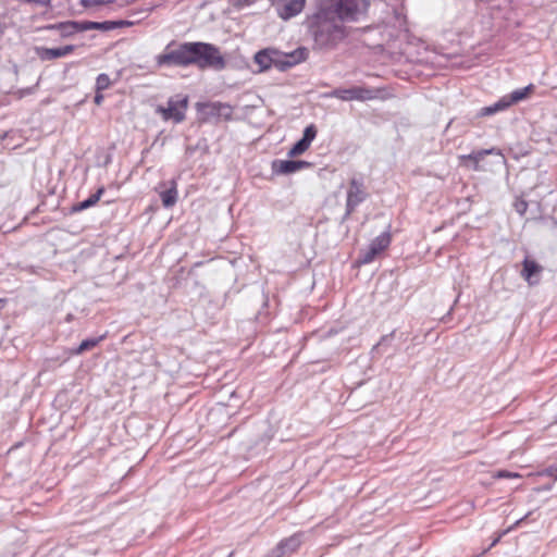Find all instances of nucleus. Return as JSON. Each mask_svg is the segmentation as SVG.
I'll list each match as a JSON object with an SVG mask.
<instances>
[{
	"label": "nucleus",
	"instance_id": "obj_1",
	"mask_svg": "<svg viewBox=\"0 0 557 557\" xmlns=\"http://www.w3.org/2000/svg\"><path fill=\"white\" fill-rule=\"evenodd\" d=\"M306 25L319 49H332L348 35L344 22L324 2L307 17Z\"/></svg>",
	"mask_w": 557,
	"mask_h": 557
},
{
	"label": "nucleus",
	"instance_id": "obj_2",
	"mask_svg": "<svg viewBox=\"0 0 557 557\" xmlns=\"http://www.w3.org/2000/svg\"><path fill=\"white\" fill-rule=\"evenodd\" d=\"M308 55L309 50L306 47H298L290 52H283L275 48H265L258 51L253 59L259 65L261 72H264L272 66L284 72L306 61Z\"/></svg>",
	"mask_w": 557,
	"mask_h": 557
},
{
	"label": "nucleus",
	"instance_id": "obj_3",
	"mask_svg": "<svg viewBox=\"0 0 557 557\" xmlns=\"http://www.w3.org/2000/svg\"><path fill=\"white\" fill-rule=\"evenodd\" d=\"M193 65L200 70L222 71L226 66V61L216 46L209 42L193 41Z\"/></svg>",
	"mask_w": 557,
	"mask_h": 557
},
{
	"label": "nucleus",
	"instance_id": "obj_4",
	"mask_svg": "<svg viewBox=\"0 0 557 557\" xmlns=\"http://www.w3.org/2000/svg\"><path fill=\"white\" fill-rule=\"evenodd\" d=\"M159 66H181L193 65V41L180 42L171 41L163 53L157 57Z\"/></svg>",
	"mask_w": 557,
	"mask_h": 557
},
{
	"label": "nucleus",
	"instance_id": "obj_5",
	"mask_svg": "<svg viewBox=\"0 0 557 557\" xmlns=\"http://www.w3.org/2000/svg\"><path fill=\"white\" fill-rule=\"evenodd\" d=\"M324 3L329 9L334 10V14L344 23L359 21L367 13L370 5L368 0H329Z\"/></svg>",
	"mask_w": 557,
	"mask_h": 557
},
{
	"label": "nucleus",
	"instance_id": "obj_6",
	"mask_svg": "<svg viewBox=\"0 0 557 557\" xmlns=\"http://www.w3.org/2000/svg\"><path fill=\"white\" fill-rule=\"evenodd\" d=\"M368 195L362 177H352L349 181L344 220L351 215L356 208L368 198Z\"/></svg>",
	"mask_w": 557,
	"mask_h": 557
},
{
	"label": "nucleus",
	"instance_id": "obj_7",
	"mask_svg": "<svg viewBox=\"0 0 557 557\" xmlns=\"http://www.w3.org/2000/svg\"><path fill=\"white\" fill-rule=\"evenodd\" d=\"M377 90L363 87V86H352L351 88H336L329 92V97L336 98L342 101H367L377 97Z\"/></svg>",
	"mask_w": 557,
	"mask_h": 557
},
{
	"label": "nucleus",
	"instance_id": "obj_8",
	"mask_svg": "<svg viewBox=\"0 0 557 557\" xmlns=\"http://www.w3.org/2000/svg\"><path fill=\"white\" fill-rule=\"evenodd\" d=\"M391 244V233L385 231L376 236L368 246L367 249H362L359 253L358 263L368 264L371 263L377 255L385 250Z\"/></svg>",
	"mask_w": 557,
	"mask_h": 557
},
{
	"label": "nucleus",
	"instance_id": "obj_9",
	"mask_svg": "<svg viewBox=\"0 0 557 557\" xmlns=\"http://www.w3.org/2000/svg\"><path fill=\"white\" fill-rule=\"evenodd\" d=\"M187 109V98H171L168 101L166 108L160 107L158 111L162 114L165 121L172 120L180 123L185 119V111Z\"/></svg>",
	"mask_w": 557,
	"mask_h": 557
},
{
	"label": "nucleus",
	"instance_id": "obj_10",
	"mask_svg": "<svg viewBox=\"0 0 557 557\" xmlns=\"http://www.w3.org/2000/svg\"><path fill=\"white\" fill-rule=\"evenodd\" d=\"M304 533H295L289 537L282 540L264 557H285L296 552L302 543Z\"/></svg>",
	"mask_w": 557,
	"mask_h": 557
},
{
	"label": "nucleus",
	"instance_id": "obj_11",
	"mask_svg": "<svg viewBox=\"0 0 557 557\" xmlns=\"http://www.w3.org/2000/svg\"><path fill=\"white\" fill-rule=\"evenodd\" d=\"M305 2L306 0H271L278 16L283 20H288L299 14L305 7Z\"/></svg>",
	"mask_w": 557,
	"mask_h": 557
},
{
	"label": "nucleus",
	"instance_id": "obj_12",
	"mask_svg": "<svg viewBox=\"0 0 557 557\" xmlns=\"http://www.w3.org/2000/svg\"><path fill=\"white\" fill-rule=\"evenodd\" d=\"M311 163L302 160H273L272 172L276 175H287L310 168Z\"/></svg>",
	"mask_w": 557,
	"mask_h": 557
},
{
	"label": "nucleus",
	"instance_id": "obj_13",
	"mask_svg": "<svg viewBox=\"0 0 557 557\" xmlns=\"http://www.w3.org/2000/svg\"><path fill=\"white\" fill-rule=\"evenodd\" d=\"M317 136V127L313 124L308 125L302 137L290 148L288 157L293 158L304 153L311 145Z\"/></svg>",
	"mask_w": 557,
	"mask_h": 557
},
{
	"label": "nucleus",
	"instance_id": "obj_14",
	"mask_svg": "<svg viewBox=\"0 0 557 557\" xmlns=\"http://www.w3.org/2000/svg\"><path fill=\"white\" fill-rule=\"evenodd\" d=\"M75 47L72 45L58 48L37 47L36 54L41 61H51L72 53Z\"/></svg>",
	"mask_w": 557,
	"mask_h": 557
},
{
	"label": "nucleus",
	"instance_id": "obj_15",
	"mask_svg": "<svg viewBox=\"0 0 557 557\" xmlns=\"http://www.w3.org/2000/svg\"><path fill=\"white\" fill-rule=\"evenodd\" d=\"M160 188H163L159 195L163 207L171 208L177 201V182L175 178L169 182H162L159 184Z\"/></svg>",
	"mask_w": 557,
	"mask_h": 557
},
{
	"label": "nucleus",
	"instance_id": "obj_16",
	"mask_svg": "<svg viewBox=\"0 0 557 557\" xmlns=\"http://www.w3.org/2000/svg\"><path fill=\"white\" fill-rule=\"evenodd\" d=\"M488 154L502 156V152L499 149L493 147L490 149H482V150H478V151H472L469 154L460 156V160L462 161V163L465 165H468L467 162H470L471 168L474 171H480L481 170L480 162L484 159L485 156H488Z\"/></svg>",
	"mask_w": 557,
	"mask_h": 557
},
{
	"label": "nucleus",
	"instance_id": "obj_17",
	"mask_svg": "<svg viewBox=\"0 0 557 557\" xmlns=\"http://www.w3.org/2000/svg\"><path fill=\"white\" fill-rule=\"evenodd\" d=\"M521 276L529 283V285H535L540 282V275L543 271V267L536 261L525 258L522 262Z\"/></svg>",
	"mask_w": 557,
	"mask_h": 557
},
{
	"label": "nucleus",
	"instance_id": "obj_18",
	"mask_svg": "<svg viewBox=\"0 0 557 557\" xmlns=\"http://www.w3.org/2000/svg\"><path fill=\"white\" fill-rule=\"evenodd\" d=\"M103 193L104 188L100 187L95 194L90 195L87 199L74 205L72 207V212H81L95 206L100 200Z\"/></svg>",
	"mask_w": 557,
	"mask_h": 557
},
{
	"label": "nucleus",
	"instance_id": "obj_19",
	"mask_svg": "<svg viewBox=\"0 0 557 557\" xmlns=\"http://www.w3.org/2000/svg\"><path fill=\"white\" fill-rule=\"evenodd\" d=\"M534 86L532 84L528 85L524 88L513 90L508 97H503L505 102L508 103V108L517 103L521 100H524L529 94L533 90Z\"/></svg>",
	"mask_w": 557,
	"mask_h": 557
},
{
	"label": "nucleus",
	"instance_id": "obj_20",
	"mask_svg": "<svg viewBox=\"0 0 557 557\" xmlns=\"http://www.w3.org/2000/svg\"><path fill=\"white\" fill-rule=\"evenodd\" d=\"M133 23L124 20H117V21H103V22H95L92 23V28L99 29V30H112L115 28H122L125 26H131Z\"/></svg>",
	"mask_w": 557,
	"mask_h": 557
},
{
	"label": "nucleus",
	"instance_id": "obj_21",
	"mask_svg": "<svg viewBox=\"0 0 557 557\" xmlns=\"http://www.w3.org/2000/svg\"><path fill=\"white\" fill-rule=\"evenodd\" d=\"M47 28L58 30L62 37H69L78 32V27L75 22L53 24L49 25Z\"/></svg>",
	"mask_w": 557,
	"mask_h": 557
},
{
	"label": "nucleus",
	"instance_id": "obj_22",
	"mask_svg": "<svg viewBox=\"0 0 557 557\" xmlns=\"http://www.w3.org/2000/svg\"><path fill=\"white\" fill-rule=\"evenodd\" d=\"M507 108H508V103H506L504 98H502L494 104L482 108L480 110V112L478 113V116H490L499 111L506 110Z\"/></svg>",
	"mask_w": 557,
	"mask_h": 557
},
{
	"label": "nucleus",
	"instance_id": "obj_23",
	"mask_svg": "<svg viewBox=\"0 0 557 557\" xmlns=\"http://www.w3.org/2000/svg\"><path fill=\"white\" fill-rule=\"evenodd\" d=\"M104 338V336H99V337H95V338H87V339H84L79 345L78 347H76L72 354L74 355H81L87 350H90L92 349L94 347H96L102 339Z\"/></svg>",
	"mask_w": 557,
	"mask_h": 557
},
{
	"label": "nucleus",
	"instance_id": "obj_24",
	"mask_svg": "<svg viewBox=\"0 0 557 557\" xmlns=\"http://www.w3.org/2000/svg\"><path fill=\"white\" fill-rule=\"evenodd\" d=\"M111 79L108 74L101 73L96 79V91H102L110 87Z\"/></svg>",
	"mask_w": 557,
	"mask_h": 557
},
{
	"label": "nucleus",
	"instance_id": "obj_25",
	"mask_svg": "<svg viewBox=\"0 0 557 557\" xmlns=\"http://www.w3.org/2000/svg\"><path fill=\"white\" fill-rule=\"evenodd\" d=\"M395 332L384 335L381 341L373 347V351H379L382 347L389 344L394 337Z\"/></svg>",
	"mask_w": 557,
	"mask_h": 557
},
{
	"label": "nucleus",
	"instance_id": "obj_26",
	"mask_svg": "<svg viewBox=\"0 0 557 557\" xmlns=\"http://www.w3.org/2000/svg\"><path fill=\"white\" fill-rule=\"evenodd\" d=\"M515 210L523 215L528 210V202L524 199H517L513 203Z\"/></svg>",
	"mask_w": 557,
	"mask_h": 557
},
{
	"label": "nucleus",
	"instance_id": "obj_27",
	"mask_svg": "<svg viewBox=\"0 0 557 557\" xmlns=\"http://www.w3.org/2000/svg\"><path fill=\"white\" fill-rule=\"evenodd\" d=\"M114 0H81L84 7H96L104 3H111Z\"/></svg>",
	"mask_w": 557,
	"mask_h": 557
},
{
	"label": "nucleus",
	"instance_id": "obj_28",
	"mask_svg": "<svg viewBox=\"0 0 557 557\" xmlns=\"http://www.w3.org/2000/svg\"><path fill=\"white\" fill-rule=\"evenodd\" d=\"M507 532H508V530L500 532V533H499V534H498V535H497V536L492 541L491 545H490L487 548H485V549L483 550V553H482V554H485L487 550H490L492 547H494V546H495V545L500 541V539L503 537V535H505Z\"/></svg>",
	"mask_w": 557,
	"mask_h": 557
},
{
	"label": "nucleus",
	"instance_id": "obj_29",
	"mask_svg": "<svg viewBox=\"0 0 557 557\" xmlns=\"http://www.w3.org/2000/svg\"><path fill=\"white\" fill-rule=\"evenodd\" d=\"M496 478H520V475L518 473H512L508 471H499L496 474Z\"/></svg>",
	"mask_w": 557,
	"mask_h": 557
},
{
	"label": "nucleus",
	"instance_id": "obj_30",
	"mask_svg": "<svg viewBox=\"0 0 557 557\" xmlns=\"http://www.w3.org/2000/svg\"><path fill=\"white\" fill-rule=\"evenodd\" d=\"M95 103L100 106L103 101V95L101 94V91H97L96 92V96H95V99H94Z\"/></svg>",
	"mask_w": 557,
	"mask_h": 557
},
{
	"label": "nucleus",
	"instance_id": "obj_31",
	"mask_svg": "<svg viewBox=\"0 0 557 557\" xmlns=\"http://www.w3.org/2000/svg\"><path fill=\"white\" fill-rule=\"evenodd\" d=\"M237 5H249L256 0H234Z\"/></svg>",
	"mask_w": 557,
	"mask_h": 557
},
{
	"label": "nucleus",
	"instance_id": "obj_32",
	"mask_svg": "<svg viewBox=\"0 0 557 557\" xmlns=\"http://www.w3.org/2000/svg\"><path fill=\"white\" fill-rule=\"evenodd\" d=\"M27 2H33V3H37V4H41V5H45L47 4L50 0H26Z\"/></svg>",
	"mask_w": 557,
	"mask_h": 557
},
{
	"label": "nucleus",
	"instance_id": "obj_33",
	"mask_svg": "<svg viewBox=\"0 0 557 557\" xmlns=\"http://www.w3.org/2000/svg\"><path fill=\"white\" fill-rule=\"evenodd\" d=\"M549 475H555L557 478V469H549L548 470Z\"/></svg>",
	"mask_w": 557,
	"mask_h": 557
},
{
	"label": "nucleus",
	"instance_id": "obj_34",
	"mask_svg": "<svg viewBox=\"0 0 557 557\" xmlns=\"http://www.w3.org/2000/svg\"><path fill=\"white\" fill-rule=\"evenodd\" d=\"M5 304H7V300L0 298V310L5 306Z\"/></svg>",
	"mask_w": 557,
	"mask_h": 557
}]
</instances>
